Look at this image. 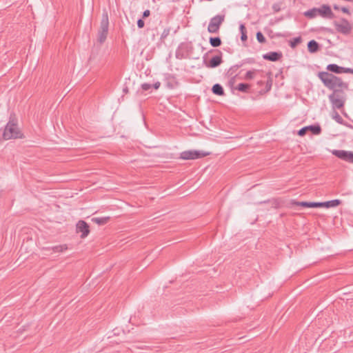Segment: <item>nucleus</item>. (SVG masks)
Returning a JSON list of instances; mask_svg holds the SVG:
<instances>
[{
    "label": "nucleus",
    "mask_w": 353,
    "mask_h": 353,
    "mask_svg": "<svg viewBox=\"0 0 353 353\" xmlns=\"http://www.w3.org/2000/svg\"><path fill=\"white\" fill-rule=\"evenodd\" d=\"M318 77L322 81L325 86L334 91L337 90V88L347 89L348 87V85L344 83L340 77L327 72H320L318 74Z\"/></svg>",
    "instance_id": "1"
},
{
    "label": "nucleus",
    "mask_w": 353,
    "mask_h": 353,
    "mask_svg": "<svg viewBox=\"0 0 353 353\" xmlns=\"http://www.w3.org/2000/svg\"><path fill=\"white\" fill-rule=\"evenodd\" d=\"M304 15L310 19H313L317 16H321L324 19H332L335 17L331 8L326 4H323L319 8H313L304 12Z\"/></svg>",
    "instance_id": "2"
},
{
    "label": "nucleus",
    "mask_w": 353,
    "mask_h": 353,
    "mask_svg": "<svg viewBox=\"0 0 353 353\" xmlns=\"http://www.w3.org/2000/svg\"><path fill=\"white\" fill-rule=\"evenodd\" d=\"M23 137V134L18 127L17 120L10 118L5 127L3 138L5 140H9L12 139H22Z\"/></svg>",
    "instance_id": "3"
},
{
    "label": "nucleus",
    "mask_w": 353,
    "mask_h": 353,
    "mask_svg": "<svg viewBox=\"0 0 353 353\" xmlns=\"http://www.w3.org/2000/svg\"><path fill=\"white\" fill-rule=\"evenodd\" d=\"M109 19L107 12H103L98 31L97 41L102 44L106 40L108 34Z\"/></svg>",
    "instance_id": "4"
},
{
    "label": "nucleus",
    "mask_w": 353,
    "mask_h": 353,
    "mask_svg": "<svg viewBox=\"0 0 353 353\" xmlns=\"http://www.w3.org/2000/svg\"><path fill=\"white\" fill-rule=\"evenodd\" d=\"M328 97L334 109H341L344 106L345 98L343 92L334 90Z\"/></svg>",
    "instance_id": "5"
},
{
    "label": "nucleus",
    "mask_w": 353,
    "mask_h": 353,
    "mask_svg": "<svg viewBox=\"0 0 353 353\" xmlns=\"http://www.w3.org/2000/svg\"><path fill=\"white\" fill-rule=\"evenodd\" d=\"M209 154L210 152L200 150H186L180 154V159L183 160H195L205 157Z\"/></svg>",
    "instance_id": "6"
},
{
    "label": "nucleus",
    "mask_w": 353,
    "mask_h": 353,
    "mask_svg": "<svg viewBox=\"0 0 353 353\" xmlns=\"http://www.w3.org/2000/svg\"><path fill=\"white\" fill-rule=\"evenodd\" d=\"M224 19L225 15L217 14L213 17L210 21L208 31L210 33H218Z\"/></svg>",
    "instance_id": "7"
},
{
    "label": "nucleus",
    "mask_w": 353,
    "mask_h": 353,
    "mask_svg": "<svg viewBox=\"0 0 353 353\" xmlns=\"http://www.w3.org/2000/svg\"><path fill=\"white\" fill-rule=\"evenodd\" d=\"M334 25L336 30L341 34H349L352 31L351 24L344 18H342L340 21H334Z\"/></svg>",
    "instance_id": "8"
},
{
    "label": "nucleus",
    "mask_w": 353,
    "mask_h": 353,
    "mask_svg": "<svg viewBox=\"0 0 353 353\" xmlns=\"http://www.w3.org/2000/svg\"><path fill=\"white\" fill-rule=\"evenodd\" d=\"M310 131L312 132L313 134L318 135L321 132V128L319 124L305 126L298 131V135L303 137L306 134L307 132Z\"/></svg>",
    "instance_id": "9"
},
{
    "label": "nucleus",
    "mask_w": 353,
    "mask_h": 353,
    "mask_svg": "<svg viewBox=\"0 0 353 353\" xmlns=\"http://www.w3.org/2000/svg\"><path fill=\"white\" fill-rule=\"evenodd\" d=\"M76 232L77 233H81V238L87 237L90 233L88 224L83 220L79 221L76 225Z\"/></svg>",
    "instance_id": "10"
},
{
    "label": "nucleus",
    "mask_w": 353,
    "mask_h": 353,
    "mask_svg": "<svg viewBox=\"0 0 353 353\" xmlns=\"http://www.w3.org/2000/svg\"><path fill=\"white\" fill-rule=\"evenodd\" d=\"M282 57V53L281 52H269L263 55V58L265 60L271 61H279Z\"/></svg>",
    "instance_id": "11"
},
{
    "label": "nucleus",
    "mask_w": 353,
    "mask_h": 353,
    "mask_svg": "<svg viewBox=\"0 0 353 353\" xmlns=\"http://www.w3.org/2000/svg\"><path fill=\"white\" fill-rule=\"evenodd\" d=\"M332 154L339 159L347 162L349 151L343 150H333Z\"/></svg>",
    "instance_id": "12"
},
{
    "label": "nucleus",
    "mask_w": 353,
    "mask_h": 353,
    "mask_svg": "<svg viewBox=\"0 0 353 353\" xmlns=\"http://www.w3.org/2000/svg\"><path fill=\"white\" fill-rule=\"evenodd\" d=\"M222 57L221 54L219 56L213 57L206 64V66L208 68H214L218 67L222 63Z\"/></svg>",
    "instance_id": "13"
},
{
    "label": "nucleus",
    "mask_w": 353,
    "mask_h": 353,
    "mask_svg": "<svg viewBox=\"0 0 353 353\" xmlns=\"http://www.w3.org/2000/svg\"><path fill=\"white\" fill-rule=\"evenodd\" d=\"M327 70L332 72H334L336 74H341V73L344 72L345 68L341 67L334 63H332V64H329L327 66Z\"/></svg>",
    "instance_id": "14"
},
{
    "label": "nucleus",
    "mask_w": 353,
    "mask_h": 353,
    "mask_svg": "<svg viewBox=\"0 0 353 353\" xmlns=\"http://www.w3.org/2000/svg\"><path fill=\"white\" fill-rule=\"evenodd\" d=\"M167 85L170 88H174L179 85L176 78L172 74H168L166 77Z\"/></svg>",
    "instance_id": "15"
},
{
    "label": "nucleus",
    "mask_w": 353,
    "mask_h": 353,
    "mask_svg": "<svg viewBox=\"0 0 353 353\" xmlns=\"http://www.w3.org/2000/svg\"><path fill=\"white\" fill-rule=\"evenodd\" d=\"M307 50L310 53L316 52L319 50V44L314 40L307 43Z\"/></svg>",
    "instance_id": "16"
},
{
    "label": "nucleus",
    "mask_w": 353,
    "mask_h": 353,
    "mask_svg": "<svg viewBox=\"0 0 353 353\" xmlns=\"http://www.w3.org/2000/svg\"><path fill=\"white\" fill-rule=\"evenodd\" d=\"M110 219V216H103V217H93L92 219V221L93 223H97L99 225H103L106 224L109 220Z\"/></svg>",
    "instance_id": "17"
},
{
    "label": "nucleus",
    "mask_w": 353,
    "mask_h": 353,
    "mask_svg": "<svg viewBox=\"0 0 353 353\" xmlns=\"http://www.w3.org/2000/svg\"><path fill=\"white\" fill-rule=\"evenodd\" d=\"M212 91L214 94L219 96H223L225 94L222 85L219 83L214 84L212 86Z\"/></svg>",
    "instance_id": "18"
},
{
    "label": "nucleus",
    "mask_w": 353,
    "mask_h": 353,
    "mask_svg": "<svg viewBox=\"0 0 353 353\" xmlns=\"http://www.w3.org/2000/svg\"><path fill=\"white\" fill-rule=\"evenodd\" d=\"M290 206L292 208L294 206H300L303 208H310V202L307 201H297L296 200H292L290 201Z\"/></svg>",
    "instance_id": "19"
},
{
    "label": "nucleus",
    "mask_w": 353,
    "mask_h": 353,
    "mask_svg": "<svg viewBox=\"0 0 353 353\" xmlns=\"http://www.w3.org/2000/svg\"><path fill=\"white\" fill-rule=\"evenodd\" d=\"M341 203V201L339 199H334L328 201L323 202L325 208H334L336 207Z\"/></svg>",
    "instance_id": "20"
},
{
    "label": "nucleus",
    "mask_w": 353,
    "mask_h": 353,
    "mask_svg": "<svg viewBox=\"0 0 353 353\" xmlns=\"http://www.w3.org/2000/svg\"><path fill=\"white\" fill-rule=\"evenodd\" d=\"M210 43L212 47H219L221 45V39L220 37H210Z\"/></svg>",
    "instance_id": "21"
},
{
    "label": "nucleus",
    "mask_w": 353,
    "mask_h": 353,
    "mask_svg": "<svg viewBox=\"0 0 353 353\" xmlns=\"http://www.w3.org/2000/svg\"><path fill=\"white\" fill-rule=\"evenodd\" d=\"M48 249L52 250L53 252H62L64 250H66L68 249V247L65 244H64L53 246L51 248H49Z\"/></svg>",
    "instance_id": "22"
},
{
    "label": "nucleus",
    "mask_w": 353,
    "mask_h": 353,
    "mask_svg": "<svg viewBox=\"0 0 353 353\" xmlns=\"http://www.w3.org/2000/svg\"><path fill=\"white\" fill-rule=\"evenodd\" d=\"M240 32H241V39L242 41H245L248 39L247 37V31L245 26L243 24H241L240 27Z\"/></svg>",
    "instance_id": "23"
},
{
    "label": "nucleus",
    "mask_w": 353,
    "mask_h": 353,
    "mask_svg": "<svg viewBox=\"0 0 353 353\" xmlns=\"http://www.w3.org/2000/svg\"><path fill=\"white\" fill-rule=\"evenodd\" d=\"M301 42V37H295L290 41V46L292 48H296Z\"/></svg>",
    "instance_id": "24"
},
{
    "label": "nucleus",
    "mask_w": 353,
    "mask_h": 353,
    "mask_svg": "<svg viewBox=\"0 0 353 353\" xmlns=\"http://www.w3.org/2000/svg\"><path fill=\"white\" fill-rule=\"evenodd\" d=\"M249 88H250V85H248L247 83H241L238 85L236 89L241 92H247Z\"/></svg>",
    "instance_id": "25"
},
{
    "label": "nucleus",
    "mask_w": 353,
    "mask_h": 353,
    "mask_svg": "<svg viewBox=\"0 0 353 353\" xmlns=\"http://www.w3.org/2000/svg\"><path fill=\"white\" fill-rule=\"evenodd\" d=\"M332 119H334L338 123L343 124V119L342 117L339 115V114L334 111L332 114Z\"/></svg>",
    "instance_id": "26"
},
{
    "label": "nucleus",
    "mask_w": 353,
    "mask_h": 353,
    "mask_svg": "<svg viewBox=\"0 0 353 353\" xmlns=\"http://www.w3.org/2000/svg\"><path fill=\"white\" fill-rule=\"evenodd\" d=\"M170 31H171L170 28H165L161 35V39L164 40L165 39H166L167 37L170 34Z\"/></svg>",
    "instance_id": "27"
},
{
    "label": "nucleus",
    "mask_w": 353,
    "mask_h": 353,
    "mask_svg": "<svg viewBox=\"0 0 353 353\" xmlns=\"http://www.w3.org/2000/svg\"><path fill=\"white\" fill-rule=\"evenodd\" d=\"M256 39H257L258 42H259L261 43H263L266 41L265 37L261 32H258L256 33Z\"/></svg>",
    "instance_id": "28"
},
{
    "label": "nucleus",
    "mask_w": 353,
    "mask_h": 353,
    "mask_svg": "<svg viewBox=\"0 0 353 353\" xmlns=\"http://www.w3.org/2000/svg\"><path fill=\"white\" fill-rule=\"evenodd\" d=\"M255 70H249L246 72L245 79L246 80H250L254 78Z\"/></svg>",
    "instance_id": "29"
},
{
    "label": "nucleus",
    "mask_w": 353,
    "mask_h": 353,
    "mask_svg": "<svg viewBox=\"0 0 353 353\" xmlns=\"http://www.w3.org/2000/svg\"><path fill=\"white\" fill-rule=\"evenodd\" d=\"M324 207L323 202H310V208Z\"/></svg>",
    "instance_id": "30"
},
{
    "label": "nucleus",
    "mask_w": 353,
    "mask_h": 353,
    "mask_svg": "<svg viewBox=\"0 0 353 353\" xmlns=\"http://www.w3.org/2000/svg\"><path fill=\"white\" fill-rule=\"evenodd\" d=\"M151 88H152V85L150 83H144L141 84V88L144 91H147V90H150Z\"/></svg>",
    "instance_id": "31"
},
{
    "label": "nucleus",
    "mask_w": 353,
    "mask_h": 353,
    "mask_svg": "<svg viewBox=\"0 0 353 353\" xmlns=\"http://www.w3.org/2000/svg\"><path fill=\"white\" fill-rule=\"evenodd\" d=\"M145 23L143 19H139L137 21V26L139 28H142L144 27Z\"/></svg>",
    "instance_id": "32"
},
{
    "label": "nucleus",
    "mask_w": 353,
    "mask_h": 353,
    "mask_svg": "<svg viewBox=\"0 0 353 353\" xmlns=\"http://www.w3.org/2000/svg\"><path fill=\"white\" fill-rule=\"evenodd\" d=\"M347 162L353 163V152L349 151Z\"/></svg>",
    "instance_id": "33"
},
{
    "label": "nucleus",
    "mask_w": 353,
    "mask_h": 353,
    "mask_svg": "<svg viewBox=\"0 0 353 353\" xmlns=\"http://www.w3.org/2000/svg\"><path fill=\"white\" fill-rule=\"evenodd\" d=\"M150 14V11L149 10H145L143 12V18H146V17H149Z\"/></svg>",
    "instance_id": "34"
},
{
    "label": "nucleus",
    "mask_w": 353,
    "mask_h": 353,
    "mask_svg": "<svg viewBox=\"0 0 353 353\" xmlns=\"http://www.w3.org/2000/svg\"><path fill=\"white\" fill-rule=\"evenodd\" d=\"M341 10L343 12L346 13V14H350L349 9H348L347 8H346V7H342V8H341Z\"/></svg>",
    "instance_id": "35"
},
{
    "label": "nucleus",
    "mask_w": 353,
    "mask_h": 353,
    "mask_svg": "<svg viewBox=\"0 0 353 353\" xmlns=\"http://www.w3.org/2000/svg\"><path fill=\"white\" fill-rule=\"evenodd\" d=\"M344 72L345 73L353 74V69L352 68H345Z\"/></svg>",
    "instance_id": "36"
},
{
    "label": "nucleus",
    "mask_w": 353,
    "mask_h": 353,
    "mask_svg": "<svg viewBox=\"0 0 353 353\" xmlns=\"http://www.w3.org/2000/svg\"><path fill=\"white\" fill-rule=\"evenodd\" d=\"M160 85H161L160 82L157 81V82H156L155 83H154V84L152 85V87H153L155 90H157V89H159V88L160 87Z\"/></svg>",
    "instance_id": "37"
},
{
    "label": "nucleus",
    "mask_w": 353,
    "mask_h": 353,
    "mask_svg": "<svg viewBox=\"0 0 353 353\" xmlns=\"http://www.w3.org/2000/svg\"><path fill=\"white\" fill-rule=\"evenodd\" d=\"M271 87H272V84H271V83H269L268 82V83H267V85H266L267 91H269V90L271 89Z\"/></svg>",
    "instance_id": "38"
},
{
    "label": "nucleus",
    "mask_w": 353,
    "mask_h": 353,
    "mask_svg": "<svg viewBox=\"0 0 353 353\" xmlns=\"http://www.w3.org/2000/svg\"><path fill=\"white\" fill-rule=\"evenodd\" d=\"M333 8H334V10H341V8H340L338 6H336V5H334V6H333Z\"/></svg>",
    "instance_id": "39"
},
{
    "label": "nucleus",
    "mask_w": 353,
    "mask_h": 353,
    "mask_svg": "<svg viewBox=\"0 0 353 353\" xmlns=\"http://www.w3.org/2000/svg\"><path fill=\"white\" fill-rule=\"evenodd\" d=\"M123 92L127 93L128 92V88H124Z\"/></svg>",
    "instance_id": "40"
},
{
    "label": "nucleus",
    "mask_w": 353,
    "mask_h": 353,
    "mask_svg": "<svg viewBox=\"0 0 353 353\" xmlns=\"http://www.w3.org/2000/svg\"><path fill=\"white\" fill-rule=\"evenodd\" d=\"M273 8L276 10V11H278L279 9H277V7H275V6H273Z\"/></svg>",
    "instance_id": "41"
},
{
    "label": "nucleus",
    "mask_w": 353,
    "mask_h": 353,
    "mask_svg": "<svg viewBox=\"0 0 353 353\" xmlns=\"http://www.w3.org/2000/svg\"><path fill=\"white\" fill-rule=\"evenodd\" d=\"M273 8L276 10V11H278L279 9H277V7H275V6H273Z\"/></svg>",
    "instance_id": "42"
},
{
    "label": "nucleus",
    "mask_w": 353,
    "mask_h": 353,
    "mask_svg": "<svg viewBox=\"0 0 353 353\" xmlns=\"http://www.w3.org/2000/svg\"><path fill=\"white\" fill-rule=\"evenodd\" d=\"M233 79H231V81H230V83H232L233 82Z\"/></svg>",
    "instance_id": "43"
},
{
    "label": "nucleus",
    "mask_w": 353,
    "mask_h": 353,
    "mask_svg": "<svg viewBox=\"0 0 353 353\" xmlns=\"http://www.w3.org/2000/svg\"><path fill=\"white\" fill-rule=\"evenodd\" d=\"M263 83V81H259V84H262Z\"/></svg>",
    "instance_id": "44"
}]
</instances>
